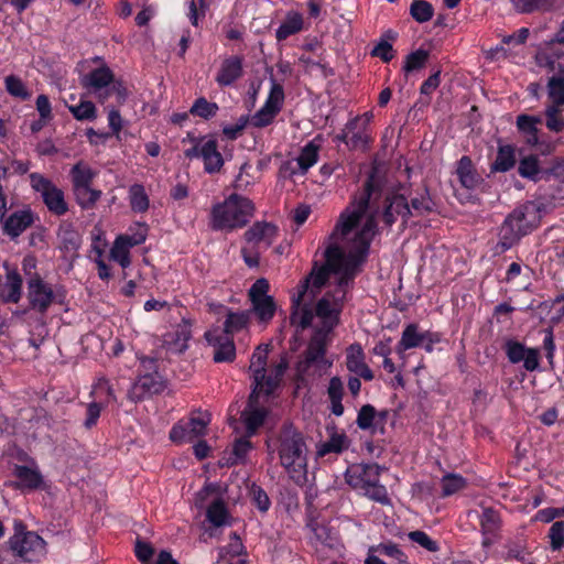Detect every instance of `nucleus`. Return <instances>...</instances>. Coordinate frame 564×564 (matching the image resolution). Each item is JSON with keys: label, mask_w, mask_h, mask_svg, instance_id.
<instances>
[{"label": "nucleus", "mask_w": 564, "mask_h": 564, "mask_svg": "<svg viewBox=\"0 0 564 564\" xmlns=\"http://www.w3.org/2000/svg\"><path fill=\"white\" fill-rule=\"evenodd\" d=\"M269 345L264 347L259 346L252 354L249 370L253 378V388L250 393V403L253 404L257 398L262 397L264 390V381L267 378L265 366L268 360Z\"/></svg>", "instance_id": "17"}, {"label": "nucleus", "mask_w": 564, "mask_h": 564, "mask_svg": "<svg viewBox=\"0 0 564 564\" xmlns=\"http://www.w3.org/2000/svg\"><path fill=\"white\" fill-rule=\"evenodd\" d=\"M520 13L546 12L564 4V0H511Z\"/></svg>", "instance_id": "31"}, {"label": "nucleus", "mask_w": 564, "mask_h": 564, "mask_svg": "<svg viewBox=\"0 0 564 564\" xmlns=\"http://www.w3.org/2000/svg\"><path fill=\"white\" fill-rule=\"evenodd\" d=\"M281 466L296 485L307 480V447L302 433L292 424H284L273 441Z\"/></svg>", "instance_id": "2"}, {"label": "nucleus", "mask_w": 564, "mask_h": 564, "mask_svg": "<svg viewBox=\"0 0 564 564\" xmlns=\"http://www.w3.org/2000/svg\"><path fill=\"white\" fill-rule=\"evenodd\" d=\"M129 250L130 249L123 246L121 240L116 239L110 250V257L112 260L118 262L123 269H126L131 264Z\"/></svg>", "instance_id": "63"}, {"label": "nucleus", "mask_w": 564, "mask_h": 564, "mask_svg": "<svg viewBox=\"0 0 564 564\" xmlns=\"http://www.w3.org/2000/svg\"><path fill=\"white\" fill-rule=\"evenodd\" d=\"M73 189L90 186L97 176V171L93 170L86 162L79 161L69 172Z\"/></svg>", "instance_id": "33"}, {"label": "nucleus", "mask_w": 564, "mask_h": 564, "mask_svg": "<svg viewBox=\"0 0 564 564\" xmlns=\"http://www.w3.org/2000/svg\"><path fill=\"white\" fill-rule=\"evenodd\" d=\"M516 149L510 145H499L495 162L491 164L492 172H508L516 165Z\"/></svg>", "instance_id": "36"}, {"label": "nucleus", "mask_w": 564, "mask_h": 564, "mask_svg": "<svg viewBox=\"0 0 564 564\" xmlns=\"http://www.w3.org/2000/svg\"><path fill=\"white\" fill-rule=\"evenodd\" d=\"M286 370V364L281 361L279 362L274 369L271 371L269 376H267L264 381V390L262 391V395L269 397L274 389L279 386L282 376Z\"/></svg>", "instance_id": "58"}, {"label": "nucleus", "mask_w": 564, "mask_h": 564, "mask_svg": "<svg viewBox=\"0 0 564 564\" xmlns=\"http://www.w3.org/2000/svg\"><path fill=\"white\" fill-rule=\"evenodd\" d=\"M218 109L219 108L216 102H210L206 98L199 97L191 107L189 112L203 119H210L216 116Z\"/></svg>", "instance_id": "54"}, {"label": "nucleus", "mask_w": 564, "mask_h": 564, "mask_svg": "<svg viewBox=\"0 0 564 564\" xmlns=\"http://www.w3.org/2000/svg\"><path fill=\"white\" fill-rule=\"evenodd\" d=\"M424 339L425 330L422 332L416 323H410L402 330L401 338L395 346V352L403 357L406 350L421 347Z\"/></svg>", "instance_id": "24"}, {"label": "nucleus", "mask_w": 564, "mask_h": 564, "mask_svg": "<svg viewBox=\"0 0 564 564\" xmlns=\"http://www.w3.org/2000/svg\"><path fill=\"white\" fill-rule=\"evenodd\" d=\"M29 178L32 189L41 195L44 205L51 214L64 216L68 212V204L62 188L37 172L31 173Z\"/></svg>", "instance_id": "7"}, {"label": "nucleus", "mask_w": 564, "mask_h": 564, "mask_svg": "<svg viewBox=\"0 0 564 564\" xmlns=\"http://www.w3.org/2000/svg\"><path fill=\"white\" fill-rule=\"evenodd\" d=\"M250 322V312L248 311H238L234 312L229 308H226V318L223 324V328H220L223 334L229 335L234 338V335L246 329Z\"/></svg>", "instance_id": "30"}, {"label": "nucleus", "mask_w": 564, "mask_h": 564, "mask_svg": "<svg viewBox=\"0 0 564 564\" xmlns=\"http://www.w3.org/2000/svg\"><path fill=\"white\" fill-rule=\"evenodd\" d=\"M57 238L59 248L66 252H75L80 246L79 234L70 224H63L58 228Z\"/></svg>", "instance_id": "37"}, {"label": "nucleus", "mask_w": 564, "mask_h": 564, "mask_svg": "<svg viewBox=\"0 0 564 564\" xmlns=\"http://www.w3.org/2000/svg\"><path fill=\"white\" fill-rule=\"evenodd\" d=\"M410 216H422L433 209V202L427 194H420L411 199Z\"/></svg>", "instance_id": "61"}, {"label": "nucleus", "mask_w": 564, "mask_h": 564, "mask_svg": "<svg viewBox=\"0 0 564 564\" xmlns=\"http://www.w3.org/2000/svg\"><path fill=\"white\" fill-rule=\"evenodd\" d=\"M33 223V215L30 209L18 210L11 214L3 225L4 232L11 238L19 237Z\"/></svg>", "instance_id": "28"}, {"label": "nucleus", "mask_w": 564, "mask_h": 564, "mask_svg": "<svg viewBox=\"0 0 564 564\" xmlns=\"http://www.w3.org/2000/svg\"><path fill=\"white\" fill-rule=\"evenodd\" d=\"M68 110L79 121H93L97 118V109L89 100H80L78 105H70Z\"/></svg>", "instance_id": "50"}, {"label": "nucleus", "mask_w": 564, "mask_h": 564, "mask_svg": "<svg viewBox=\"0 0 564 564\" xmlns=\"http://www.w3.org/2000/svg\"><path fill=\"white\" fill-rule=\"evenodd\" d=\"M8 545L22 562H40L46 555V542L33 531L15 532Z\"/></svg>", "instance_id": "10"}, {"label": "nucleus", "mask_w": 564, "mask_h": 564, "mask_svg": "<svg viewBox=\"0 0 564 564\" xmlns=\"http://www.w3.org/2000/svg\"><path fill=\"white\" fill-rule=\"evenodd\" d=\"M164 389V381L158 371L140 373L128 391V398L139 402L149 395L160 393Z\"/></svg>", "instance_id": "16"}, {"label": "nucleus", "mask_w": 564, "mask_h": 564, "mask_svg": "<svg viewBox=\"0 0 564 564\" xmlns=\"http://www.w3.org/2000/svg\"><path fill=\"white\" fill-rule=\"evenodd\" d=\"M545 126L553 132H561L564 130V118L562 116L561 107L546 106Z\"/></svg>", "instance_id": "57"}, {"label": "nucleus", "mask_w": 564, "mask_h": 564, "mask_svg": "<svg viewBox=\"0 0 564 564\" xmlns=\"http://www.w3.org/2000/svg\"><path fill=\"white\" fill-rule=\"evenodd\" d=\"M208 424V415L180 421L171 429L170 438L175 443L193 442L205 435Z\"/></svg>", "instance_id": "14"}, {"label": "nucleus", "mask_w": 564, "mask_h": 564, "mask_svg": "<svg viewBox=\"0 0 564 564\" xmlns=\"http://www.w3.org/2000/svg\"><path fill=\"white\" fill-rule=\"evenodd\" d=\"M361 492L369 499H371L376 502H379L381 505L390 503V498L388 496L387 489L383 485H380L379 481L371 482Z\"/></svg>", "instance_id": "59"}, {"label": "nucleus", "mask_w": 564, "mask_h": 564, "mask_svg": "<svg viewBox=\"0 0 564 564\" xmlns=\"http://www.w3.org/2000/svg\"><path fill=\"white\" fill-rule=\"evenodd\" d=\"M77 204L83 209H91L100 199L102 192L94 188L91 185L73 189Z\"/></svg>", "instance_id": "44"}, {"label": "nucleus", "mask_w": 564, "mask_h": 564, "mask_svg": "<svg viewBox=\"0 0 564 564\" xmlns=\"http://www.w3.org/2000/svg\"><path fill=\"white\" fill-rule=\"evenodd\" d=\"M278 236V227L267 221L254 223L243 235L248 245L258 249L271 247Z\"/></svg>", "instance_id": "20"}, {"label": "nucleus", "mask_w": 564, "mask_h": 564, "mask_svg": "<svg viewBox=\"0 0 564 564\" xmlns=\"http://www.w3.org/2000/svg\"><path fill=\"white\" fill-rule=\"evenodd\" d=\"M539 63L551 74L546 84L550 100L547 106L562 107L564 105V64L546 54L539 56Z\"/></svg>", "instance_id": "12"}, {"label": "nucleus", "mask_w": 564, "mask_h": 564, "mask_svg": "<svg viewBox=\"0 0 564 564\" xmlns=\"http://www.w3.org/2000/svg\"><path fill=\"white\" fill-rule=\"evenodd\" d=\"M82 86L88 90L100 104L115 97L118 105H122L128 97V91L122 82L116 80L112 70L108 66H101L90 70L82 78Z\"/></svg>", "instance_id": "5"}, {"label": "nucleus", "mask_w": 564, "mask_h": 564, "mask_svg": "<svg viewBox=\"0 0 564 564\" xmlns=\"http://www.w3.org/2000/svg\"><path fill=\"white\" fill-rule=\"evenodd\" d=\"M371 552H377L381 555L388 556L392 560L393 564H404L406 555L398 547L397 544L388 542L381 543L371 547Z\"/></svg>", "instance_id": "55"}, {"label": "nucleus", "mask_w": 564, "mask_h": 564, "mask_svg": "<svg viewBox=\"0 0 564 564\" xmlns=\"http://www.w3.org/2000/svg\"><path fill=\"white\" fill-rule=\"evenodd\" d=\"M410 541L419 544L423 549L429 552H437L438 544L436 541L432 540L427 533L421 530L411 531L408 534Z\"/></svg>", "instance_id": "62"}, {"label": "nucleus", "mask_w": 564, "mask_h": 564, "mask_svg": "<svg viewBox=\"0 0 564 564\" xmlns=\"http://www.w3.org/2000/svg\"><path fill=\"white\" fill-rule=\"evenodd\" d=\"M540 218V210L534 203L528 202L514 208L500 227L497 249L501 252L509 250L539 226Z\"/></svg>", "instance_id": "4"}, {"label": "nucleus", "mask_w": 564, "mask_h": 564, "mask_svg": "<svg viewBox=\"0 0 564 564\" xmlns=\"http://www.w3.org/2000/svg\"><path fill=\"white\" fill-rule=\"evenodd\" d=\"M26 290V299L30 307L41 314L46 313L55 300L52 286L39 274H34L28 280Z\"/></svg>", "instance_id": "13"}, {"label": "nucleus", "mask_w": 564, "mask_h": 564, "mask_svg": "<svg viewBox=\"0 0 564 564\" xmlns=\"http://www.w3.org/2000/svg\"><path fill=\"white\" fill-rule=\"evenodd\" d=\"M505 558L524 563L530 560L531 553L524 540L510 541L506 544Z\"/></svg>", "instance_id": "45"}, {"label": "nucleus", "mask_w": 564, "mask_h": 564, "mask_svg": "<svg viewBox=\"0 0 564 564\" xmlns=\"http://www.w3.org/2000/svg\"><path fill=\"white\" fill-rule=\"evenodd\" d=\"M479 520L484 535H495L501 527L500 514L492 508H484Z\"/></svg>", "instance_id": "43"}, {"label": "nucleus", "mask_w": 564, "mask_h": 564, "mask_svg": "<svg viewBox=\"0 0 564 564\" xmlns=\"http://www.w3.org/2000/svg\"><path fill=\"white\" fill-rule=\"evenodd\" d=\"M518 173L521 177L538 182L543 178V170L540 167L535 155H528L520 160Z\"/></svg>", "instance_id": "38"}, {"label": "nucleus", "mask_w": 564, "mask_h": 564, "mask_svg": "<svg viewBox=\"0 0 564 564\" xmlns=\"http://www.w3.org/2000/svg\"><path fill=\"white\" fill-rule=\"evenodd\" d=\"M327 395L330 401V411L336 416L344 414V405L341 403L344 397V383L339 377H333L327 387Z\"/></svg>", "instance_id": "35"}, {"label": "nucleus", "mask_w": 564, "mask_h": 564, "mask_svg": "<svg viewBox=\"0 0 564 564\" xmlns=\"http://www.w3.org/2000/svg\"><path fill=\"white\" fill-rule=\"evenodd\" d=\"M329 333L315 329L303 358L296 365V371L302 380L310 377L323 376L333 365L326 359L327 336Z\"/></svg>", "instance_id": "6"}, {"label": "nucleus", "mask_w": 564, "mask_h": 564, "mask_svg": "<svg viewBox=\"0 0 564 564\" xmlns=\"http://www.w3.org/2000/svg\"><path fill=\"white\" fill-rule=\"evenodd\" d=\"M303 29V17L297 12H291L286 15L284 22L280 24L275 32L278 41H284L289 36L299 33Z\"/></svg>", "instance_id": "39"}, {"label": "nucleus", "mask_w": 564, "mask_h": 564, "mask_svg": "<svg viewBox=\"0 0 564 564\" xmlns=\"http://www.w3.org/2000/svg\"><path fill=\"white\" fill-rule=\"evenodd\" d=\"M6 89L7 91L21 100H28L31 97L26 86L24 83L14 75H9L4 78Z\"/></svg>", "instance_id": "56"}, {"label": "nucleus", "mask_w": 564, "mask_h": 564, "mask_svg": "<svg viewBox=\"0 0 564 564\" xmlns=\"http://www.w3.org/2000/svg\"><path fill=\"white\" fill-rule=\"evenodd\" d=\"M410 14L416 22L424 23L433 18L434 8L426 0H415L410 7Z\"/></svg>", "instance_id": "53"}, {"label": "nucleus", "mask_w": 564, "mask_h": 564, "mask_svg": "<svg viewBox=\"0 0 564 564\" xmlns=\"http://www.w3.org/2000/svg\"><path fill=\"white\" fill-rule=\"evenodd\" d=\"M254 204L248 197L231 194L225 200L213 205L209 226L216 231H234L243 228L254 215Z\"/></svg>", "instance_id": "3"}, {"label": "nucleus", "mask_w": 564, "mask_h": 564, "mask_svg": "<svg viewBox=\"0 0 564 564\" xmlns=\"http://www.w3.org/2000/svg\"><path fill=\"white\" fill-rule=\"evenodd\" d=\"M283 102H284L283 86L278 84L276 82H272L269 95H268L267 100L262 107L279 115V112L282 110Z\"/></svg>", "instance_id": "52"}, {"label": "nucleus", "mask_w": 564, "mask_h": 564, "mask_svg": "<svg viewBox=\"0 0 564 564\" xmlns=\"http://www.w3.org/2000/svg\"><path fill=\"white\" fill-rule=\"evenodd\" d=\"M347 291L343 288H335L333 291H327L317 301L315 313L313 312V317H318L322 323L317 329L330 333L338 324Z\"/></svg>", "instance_id": "9"}, {"label": "nucleus", "mask_w": 564, "mask_h": 564, "mask_svg": "<svg viewBox=\"0 0 564 564\" xmlns=\"http://www.w3.org/2000/svg\"><path fill=\"white\" fill-rule=\"evenodd\" d=\"M442 497L453 496L467 487V480L459 474L447 473L441 478Z\"/></svg>", "instance_id": "40"}, {"label": "nucleus", "mask_w": 564, "mask_h": 564, "mask_svg": "<svg viewBox=\"0 0 564 564\" xmlns=\"http://www.w3.org/2000/svg\"><path fill=\"white\" fill-rule=\"evenodd\" d=\"M129 203L134 213H145L149 209L150 200L143 185L133 184L130 186Z\"/></svg>", "instance_id": "41"}, {"label": "nucleus", "mask_w": 564, "mask_h": 564, "mask_svg": "<svg viewBox=\"0 0 564 564\" xmlns=\"http://www.w3.org/2000/svg\"><path fill=\"white\" fill-rule=\"evenodd\" d=\"M411 214L412 212L404 196L392 195L386 198L382 219L387 226L394 224L398 216H401L405 223Z\"/></svg>", "instance_id": "22"}, {"label": "nucleus", "mask_w": 564, "mask_h": 564, "mask_svg": "<svg viewBox=\"0 0 564 564\" xmlns=\"http://www.w3.org/2000/svg\"><path fill=\"white\" fill-rule=\"evenodd\" d=\"M380 466L377 464H355L345 473L346 482L355 490L362 491L373 481H379Z\"/></svg>", "instance_id": "18"}, {"label": "nucleus", "mask_w": 564, "mask_h": 564, "mask_svg": "<svg viewBox=\"0 0 564 564\" xmlns=\"http://www.w3.org/2000/svg\"><path fill=\"white\" fill-rule=\"evenodd\" d=\"M259 399L260 398H257V401L253 404L250 403L249 399L246 410L241 413V420L245 423L248 437L257 433L258 429L262 426L267 417V410L264 408H259Z\"/></svg>", "instance_id": "27"}, {"label": "nucleus", "mask_w": 564, "mask_h": 564, "mask_svg": "<svg viewBox=\"0 0 564 564\" xmlns=\"http://www.w3.org/2000/svg\"><path fill=\"white\" fill-rule=\"evenodd\" d=\"M205 339L214 347L215 362H231L236 358V346L234 338L223 334L220 327H213L205 333Z\"/></svg>", "instance_id": "15"}, {"label": "nucleus", "mask_w": 564, "mask_h": 564, "mask_svg": "<svg viewBox=\"0 0 564 564\" xmlns=\"http://www.w3.org/2000/svg\"><path fill=\"white\" fill-rule=\"evenodd\" d=\"M376 419L377 411L375 406L371 404H365L358 411L356 424L360 430L371 431L373 433L377 426Z\"/></svg>", "instance_id": "48"}, {"label": "nucleus", "mask_w": 564, "mask_h": 564, "mask_svg": "<svg viewBox=\"0 0 564 564\" xmlns=\"http://www.w3.org/2000/svg\"><path fill=\"white\" fill-rule=\"evenodd\" d=\"M382 188L383 178L377 169H372L362 191L341 212L328 237L325 263L315 261L310 274L299 285L297 294L292 299V325L301 329L311 326L313 310L305 303V297L308 292L314 297L326 285L330 274L338 275L335 288L348 290L377 232L376 218L379 212L375 205Z\"/></svg>", "instance_id": "1"}, {"label": "nucleus", "mask_w": 564, "mask_h": 564, "mask_svg": "<svg viewBox=\"0 0 564 564\" xmlns=\"http://www.w3.org/2000/svg\"><path fill=\"white\" fill-rule=\"evenodd\" d=\"M541 122V119L529 116L520 115L517 118V128L523 134L524 141L529 145H536L539 142L536 124Z\"/></svg>", "instance_id": "34"}, {"label": "nucleus", "mask_w": 564, "mask_h": 564, "mask_svg": "<svg viewBox=\"0 0 564 564\" xmlns=\"http://www.w3.org/2000/svg\"><path fill=\"white\" fill-rule=\"evenodd\" d=\"M253 311L261 322H269L275 313V303L271 296L252 300Z\"/></svg>", "instance_id": "47"}, {"label": "nucleus", "mask_w": 564, "mask_h": 564, "mask_svg": "<svg viewBox=\"0 0 564 564\" xmlns=\"http://www.w3.org/2000/svg\"><path fill=\"white\" fill-rule=\"evenodd\" d=\"M14 474L21 484L29 489H36L42 484L41 474L30 467L17 466Z\"/></svg>", "instance_id": "49"}, {"label": "nucleus", "mask_w": 564, "mask_h": 564, "mask_svg": "<svg viewBox=\"0 0 564 564\" xmlns=\"http://www.w3.org/2000/svg\"><path fill=\"white\" fill-rule=\"evenodd\" d=\"M429 57H430L429 51H425L422 48H419V50L410 53L405 57V61H404V64L402 67L403 72L409 74L414 70L422 69L426 65Z\"/></svg>", "instance_id": "51"}, {"label": "nucleus", "mask_w": 564, "mask_h": 564, "mask_svg": "<svg viewBox=\"0 0 564 564\" xmlns=\"http://www.w3.org/2000/svg\"><path fill=\"white\" fill-rule=\"evenodd\" d=\"M212 0H187V13L191 24L198 28L209 10Z\"/></svg>", "instance_id": "42"}, {"label": "nucleus", "mask_w": 564, "mask_h": 564, "mask_svg": "<svg viewBox=\"0 0 564 564\" xmlns=\"http://www.w3.org/2000/svg\"><path fill=\"white\" fill-rule=\"evenodd\" d=\"M185 158L202 159L204 170L208 174L218 173L224 165V158L218 151L217 140L214 138H200L195 140L192 148L184 151Z\"/></svg>", "instance_id": "11"}, {"label": "nucleus", "mask_w": 564, "mask_h": 564, "mask_svg": "<svg viewBox=\"0 0 564 564\" xmlns=\"http://www.w3.org/2000/svg\"><path fill=\"white\" fill-rule=\"evenodd\" d=\"M319 145L314 141L306 143L299 156L295 159L296 169H292V174L300 172L305 174L318 160Z\"/></svg>", "instance_id": "32"}, {"label": "nucleus", "mask_w": 564, "mask_h": 564, "mask_svg": "<svg viewBox=\"0 0 564 564\" xmlns=\"http://www.w3.org/2000/svg\"><path fill=\"white\" fill-rule=\"evenodd\" d=\"M104 404L101 401H91L87 404V408H86V417L84 420V426L85 429L87 430H90L93 429L94 426H96L99 417H100V413H101V410L104 409Z\"/></svg>", "instance_id": "64"}, {"label": "nucleus", "mask_w": 564, "mask_h": 564, "mask_svg": "<svg viewBox=\"0 0 564 564\" xmlns=\"http://www.w3.org/2000/svg\"><path fill=\"white\" fill-rule=\"evenodd\" d=\"M206 520L214 528L230 525V514L225 501L216 494L215 486L209 484L203 487L195 496V506L198 509L205 508Z\"/></svg>", "instance_id": "8"}, {"label": "nucleus", "mask_w": 564, "mask_h": 564, "mask_svg": "<svg viewBox=\"0 0 564 564\" xmlns=\"http://www.w3.org/2000/svg\"><path fill=\"white\" fill-rule=\"evenodd\" d=\"M350 119L335 140L346 144L349 150H365L371 142V130Z\"/></svg>", "instance_id": "19"}, {"label": "nucleus", "mask_w": 564, "mask_h": 564, "mask_svg": "<svg viewBox=\"0 0 564 564\" xmlns=\"http://www.w3.org/2000/svg\"><path fill=\"white\" fill-rule=\"evenodd\" d=\"M456 175L460 185L467 189L476 188L482 181L471 159L467 155L462 156L457 162Z\"/></svg>", "instance_id": "26"}, {"label": "nucleus", "mask_w": 564, "mask_h": 564, "mask_svg": "<svg viewBox=\"0 0 564 564\" xmlns=\"http://www.w3.org/2000/svg\"><path fill=\"white\" fill-rule=\"evenodd\" d=\"M22 296V278L20 273L12 269L8 270L6 281L0 286V297L4 303L17 304Z\"/></svg>", "instance_id": "25"}, {"label": "nucleus", "mask_w": 564, "mask_h": 564, "mask_svg": "<svg viewBox=\"0 0 564 564\" xmlns=\"http://www.w3.org/2000/svg\"><path fill=\"white\" fill-rule=\"evenodd\" d=\"M243 75V58L241 56L232 55L226 57L216 74L215 82L220 87L232 85Z\"/></svg>", "instance_id": "21"}, {"label": "nucleus", "mask_w": 564, "mask_h": 564, "mask_svg": "<svg viewBox=\"0 0 564 564\" xmlns=\"http://www.w3.org/2000/svg\"><path fill=\"white\" fill-rule=\"evenodd\" d=\"M346 367L350 372L362 378L366 381L373 379V372L365 362V354L359 344H352L346 352Z\"/></svg>", "instance_id": "23"}, {"label": "nucleus", "mask_w": 564, "mask_h": 564, "mask_svg": "<svg viewBox=\"0 0 564 564\" xmlns=\"http://www.w3.org/2000/svg\"><path fill=\"white\" fill-rule=\"evenodd\" d=\"M96 400L101 401L104 406L108 405L110 402L116 401V395L113 389L106 378H99L90 393Z\"/></svg>", "instance_id": "46"}, {"label": "nucleus", "mask_w": 564, "mask_h": 564, "mask_svg": "<svg viewBox=\"0 0 564 564\" xmlns=\"http://www.w3.org/2000/svg\"><path fill=\"white\" fill-rule=\"evenodd\" d=\"M547 538L551 550L560 551L564 546V521H555L549 530Z\"/></svg>", "instance_id": "60"}, {"label": "nucleus", "mask_w": 564, "mask_h": 564, "mask_svg": "<svg viewBox=\"0 0 564 564\" xmlns=\"http://www.w3.org/2000/svg\"><path fill=\"white\" fill-rule=\"evenodd\" d=\"M349 440L344 432H338L333 427L329 432L327 441L322 442L316 447V454L318 457H324L328 454H340L349 446Z\"/></svg>", "instance_id": "29"}]
</instances>
